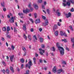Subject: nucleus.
<instances>
[{"label": "nucleus", "mask_w": 74, "mask_h": 74, "mask_svg": "<svg viewBox=\"0 0 74 74\" xmlns=\"http://www.w3.org/2000/svg\"><path fill=\"white\" fill-rule=\"evenodd\" d=\"M56 46L58 48L59 51H60V56H63L64 53V49L63 48L60 46L59 43L58 42L56 43Z\"/></svg>", "instance_id": "nucleus-1"}, {"label": "nucleus", "mask_w": 74, "mask_h": 74, "mask_svg": "<svg viewBox=\"0 0 74 74\" xmlns=\"http://www.w3.org/2000/svg\"><path fill=\"white\" fill-rule=\"evenodd\" d=\"M45 22L44 23H43V25L44 26H47V25H48V19H46L45 20Z\"/></svg>", "instance_id": "nucleus-2"}, {"label": "nucleus", "mask_w": 74, "mask_h": 74, "mask_svg": "<svg viewBox=\"0 0 74 74\" xmlns=\"http://www.w3.org/2000/svg\"><path fill=\"white\" fill-rule=\"evenodd\" d=\"M39 51H40L39 53L41 55H44V54L43 53H44L45 51L44 50H42V49L40 48L39 49Z\"/></svg>", "instance_id": "nucleus-3"}, {"label": "nucleus", "mask_w": 74, "mask_h": 74, "mask_svg": "<svg viewBox=\"0 0 74 74\" xmlns=\"http://www.w3.org/2000/svg\"><path fill=\"white\" fill-rule=\"evenodd\" d=\"M9 22L12 23H14V17L12 16L11 18L9 19Z\"/></svg>", "instance_id": "nucleus-4"}, {"label": "nucleus", "mask_w": 74, "mask_h": 74, "mask_svg": "<svg viewBox=\"0 0 74 74\" xmlns=\"http://www.w3.org/2000/svg\"><path fill=\"white\" fill-rule=\"evenodd\" d=\"M28 69H30L31 67V66H33V64H32V60H30L28 62Z\"/></svg>", "instance_id": "nucleus-5"}, {"label": "nucleus", "mask_w": 74, "mask_h": 74, "mask_svg": "<svg viewBox=\"0 0 74 74\" xmlns=\"http://www.w3.org/2000/svg\"><path fill=\"white\" fill-rule=\"evenodd\" d=\"M23 11L24 14H25H25H27V13L29 12H30V10H29V9H26V10H23Z\"/></svg>", "instance_id": "nucleus-6"}, {"label": "nucleus", "mask_w": 74, "mask_h": 74, "mask_svg": "<svg viewBox=\"0 0 74 74\" xmlns=\"http://www.w3.org/2000/svg\"><path fill=\"white\" fill-rule=\"evenodd\" d=\"M66 16L67 18H69L71 17V13L70 12H69L68 14H66Z\"/></svg>", "instance_id": "nucleus-7"}, {"label": "nucleus", "mask_w": 74, "mask_h": 74, "mask_svg": "<svg viewBox=\"0 0 74 74\" xmlns=\"http://www.w3.org/2000/svg\"><path fill=\"white\" fill-rule=\"evenodd\" d=\"M35 22L36 24H37V23H40V19H36V20Z\"/></svg>", "instance_id": "nucleus-8"}, {"label": "nucleus", "mask_w": 74, "mask_h": 74, "mask_svg": "<svg viewBox=\"0 0 74 74\" xmlns=\"http://www.w3.org/2000/svg\"><path fill=\"white\" fill-rule=\"evenodd\" d=\"M53 72L54 73H55L56 72V66L54 67V68L53 69Z\"/></svg>", "instance_id": "nucleus-9"}, {"label": "nucleus", "mask_w": 74, "mask_h": 74, "mask_svg": "<svg viewBox=\"0 0 74 74\" xmlns=\"http://www.w3.org/2000/svg\"><path fill=\"white\" fill-rule=\"evenodd\" d=\"M23 29L24 31H25V30H26V25L25 24L23 25Z\"/></svg>", "instance_id": "nucleus-10"}, {"label": "nucleus", "mask_w": 74, "mask_h": 74, "mask_svg": "<svg viewBox=\"0 0 74 74\" xmlns=\"http://www.w3.org/2000/svg\"><path fill=\"white\" fill-rule=\"evenodd\" d=\"M58 28V25H55L53 27V30H55Z\"/></svg>", "instance_id": "nucleus-11"}, {"label": "nucleus", "mask_w": 74, "mask_h": 74, "mask_svg": "<svg viewBox=\"0 0 74 74\" xmlns=\"http://www.w3.org/2000/svg\"><path fill=\"white\" fill-rule=\"evenodd\" d=\"M14 55H12V56H11L10 57V60L11 62H13V59H14Z\"/></svg>", "instance_id": "nucleus-12"}, {"label": "nucleus", "mask_w": 74, "mask_h": 74, "mask_svg": "<svg viewBox=\"0 0 74 74\" xmlns=\"http://www.w3.org/2000/svg\"><path fill=\"white\" fill-rule=\"evenodd\" d=\"M69 1H70V0H68V1L66 2V4L68 6L70 7L71 4L70 3V2Z\"/></svg>", "instance_id": "nucleus-13"}, {"label": "nucleus", "mask_w": 74, "mask_h": 74, "mask_svg": "<svg viewBox=\"0 0 74 74\" xmlns=\"http://www.w3.org/2000/svg\"><path fill=\"white\" fill-rule=\"evenodd\" d=\"M34 7L35 10H37L38 8V5L37 4H35L34 5Z\"/></svg>", "instance_id": "nucleus-14"}, {"label": "nucleus", "mask_w": 74, "mask_h": 74, "mask_svg": "<svg viewBox=\"0 0 74 74\" xmlns=\"http://www.w3.org/2000/svg\"><path fill=\"white\" fill-rule=\"evenodd\" d=\"M23 37L24 38H25V40H27V38L26 36V34H24L23 35Z\"/></svg>", "instance_id": "nucleus-15"}, {"label": "nucleus", "mask_w": 74, "mask_h": 74, "mask_svg": "<svg viewBox=\"0 0 74 74\" xmlns=\"http://www.w3.org/2000/svg\"><path fill=\"white\" fill-rule=\"evenodd\" d=\"M33 38H35V40H37V37L36 36V35H35L34 36H33Z\"/></svg>", "instance_id": "nucleus-16"}, {"label": "nucleus", "mask_w": 74, "mask_h": 74, "mask_svg": "<svg viewBox=\"0 0 74 74\" xmlns=\"http://www.w3.org/2000/svg\"><path fill=\"white\" fill-rule=\"evenodd\" d=\"M10 26H8L7 27V32H9V31H10L11 29V28H10Z\"/></svg>", "instance_id": "nucleus-17"}, {"label": "nucleus", "mask_w": 74, "mask_h": 74, "mask_svg": "<svg viewBox=\"0 0 74 74\" xmlns=\"http://www.w3.org/2000/svg\"><path fill=\"white\" fill-rule=\"evenodd\" d=\"M10 70L12 71V73H14V69H13V67H12L10 66Z\"/></svg>", "instance_id": "nucleus-18"}, {"label": "nucleus", "mask_w": 74, "mask_h": 74, "mask_svg": "<svg viewBox=\"0 0 74 74\" xmlns=\"http://www.w3.org/2000/svg\"><path fill=\"white\" fill-rule=\"evenodd\" d=\"M28 38L29 40L30 41L32 40V39H31V35H28Z\"/></svg>", "instance_id": "nucleus-19"}, {"label": "nucleus", "mask_w": 74, "mask_h": 74, "mask_svg": "<svg viewBox=\"0 0 74 74\" xmlns=\"http://www.w3.org/2000/svg\"><path fill=\"white\" fill-rule=\"evenodd\" d=\"M40 42H43L44 41V39H43L42 38H40Z\"/></svg>", "instance_id": "nucleus-20"}, {"label": "nucleus", "mask_w": 74, "mask_h": 74, "mask_svg": "<svg viewBox=\"0 0 74 74\" xmlns=\"http://www.w3.org/2000/svg\"><path fill=\"white\" fill-rule=\"evenodd\" d=\"M58 34L59 33L58 32V31H56L55 33V34L56 36H58Z\"/></svg>", "instance_id": "nucleus-21"}, {"label": "nucleus", "mask_w": 74, "mask_h": 74, "mask_svg": "<svg viewBox=\"0 0 74 74\" xmlns=\"http://www.w3.org/2000/svg\"><path fill=\"white\" fill-rule=\"evenodd\" d=\"M62 69H59L58 70V74H60L61 72H62Z\"/></svg>", "instance_id": "nucleus-22"}, {"label": "nucleus", "mask_w": 74, "mask_h": 74, "mask_svg": "<svg viewBox=\"0 0 74 74\" xmlns=\"http://www.w3.org/2000/svg\"><path fill=\"white\" fill-rule=\"evenodd\" d=\"M69 1L70 2H71V3L72 4H74V0H69Z\"/></svg>", "instance_id": "nucleus-23"}, {"label": "nucleus", "mask_w": 74, "mask_h": 74, "mask_svg": "<svg viewBox=\"0 0 74 74\" xmlns=\"http://www.w3.org/2000/svg\"><path fill=\"white\" fill-rule=\"evenodd\" d=\"M20 61L22 63H23L24 62H25V61L24 60V59H23V58H22L21 59Z\"/></svg>", "instance_id": "nucleus-24"}, {"label": "nucleus", "mask_w": 74, "mask_h": 74, "mask_svg": "<svg viewBox=\"0 0 74 74\" xmlns=\"http://www.w3.org/2000/svg\"><path fill=\"white\" fill-rule=\"evenodd\" d=\"M62 64L66 65V62L65 61H63L62 62Z\"/></svg>", "instance_id": "nucleus-25"}, {"label": "nucleus", "mask_w": 74, "mask_h": 74, "mask_svg": "<svg viewBox=\"0 0 74 74\" xmlns=\"http://www.w3.org/2000/svg\"><path fill=\"white\" fill-rule=\"evenodd\" d=\"M18 15H19V16H23V14L22 13H18Z\"/></svg>", "instance_id": "nucleus-26"}, {"label": "nucleus", "mask_w": 74, "mask_h": 74, "mask_svg": "<svg viewBox=\"0 0 74 74\" xmlns=\"http://www.w3.org/2000/svg\"><path fill=\"white\" fill-rule=\"evenodd\" d=\"M56 48H55L54 47H52V51H53V52H55V51L56 50Z\"/></svg>", "instance_id": "nucleus-27"}, {"label": "nucleus", "mask_w": 74, "mask_h": 74, "mask_svg": "<svg viewBox=\"0 0 74 74\" xmlns=\"http://www.w3.org/2000/svg\"><path fill=\"white\" fill-rule=\"evenodd\" d=\"M62 42L64 41V42H67V40H66V39H62Z\"/></svg>", "instance_id": "nucleus-28"}, {"label": "nucleus", "mask_w": 74, "mask_h": 74, "mask_svg": "<svg viewBox=\"0 0 74 74\" xmlns=\"http://www.w3.org/2000/svg\"><path fill=\"white\" fill-rule=\"evenodd\" d=\"M2 29L3 32H5V31H6V28H5V27H3L2 28Z\"/></svg>", "instance_id": "nucleus-29"}, {"label": "nucleus", "mask_w": 74, "mask_h": 74, "mask_svg": "<svg viewBox=\"0 0 74 74\" xmlns=\"http://www.w3.org/2000/svg\"><path fill=\"white\" fill-rule=\"evenodd\" d=\"M60 34L62 36H64V33H63V32H62V31H60Z\"/></svg>", "instance_id": "nucleus-30"}, {"label": "nucleus", "mask_w": 74, "mask_h": 74, "mask_svg": "<svg viewBox=\"0 0 74 74\" xmlns=\"http://www.w3.org/2000/svg\"><path fill=\"white\" fill-rule=\"evenodd\" d=\"M42 18L43 19H44V20H45V19H46V17H45V16H44L43 15H42Z\"/></svg>", "instance_id": "nucleus-31"}, {"label": "nucleus", "mask_w": 74, "mask_h": 74, "mask_svg": "<svg viewBox=\"0 0 74 74\" xmlns=\"http://www.w3.org/2000/svg\"><path fill=\"white\" fill-rule=\"evenodd\" d=\"M6 73H7V74H9L10 73V71H9V70L8 69H7L6 70Z\"/></svg>", "instance_id": "nucleus-32"}, {"label": "nucleus", "mask_w": 74, "mask_h": 74, "mask_svg": "<svg viewBox=\"0 0 74 74\" xmlns=\"http://www.w3.org/2000/svg\"><path fill=\"white\" fill-rule=\"evenodd\" d=\"M71 41L72 42H74V38H71Z\"/></svg>", "instance_id": "nucleus-33"}, {"label": "nucleus", "mask_w": 74, "mask_h": 74, "mask_svg": "<svg viewBox=\"0 0 74 74\" xmlns=\"http://www.w3.org/2000/svg\"><path fill=\"white\" fill-rule=\"evenodd\" d=\"M11 48L12 50H14V49H15V47L13 46V45H12Z\"/></svg>", "instance_id": "nucleus-34"}, {"label": "nucleus", "mask_w": 74, "mask_h": 74, "mask_svg": "<svg viewBox=\"0 0 74 74\" xmlns=\"http://www.w3.org/2000/svg\"><path fill=\"white\" fill-rule=\"evenodd\" d=\"M1 4L2 7H4V2H3V3H1Z\"/></svg>", "instance_id": "nucleus-35"}, {"label": "nucleus", "mask_w": 74, "mask_h": 74, "mask_svg": "<svg viewBox=\"0 0 74 74\" xmlns=\"http://www.w3.org/2000/svg\"><path fill=\"white\" fill-rule=\"evenodd\" d=\"M2 63H3V64L4 65V66H6V64H5V63L4 61H2Z\"/></svg>", "instance_id": "nucleus-36"}, {"label": "nucleus", "mask_w": 74, "mask_h": 74, "mask_svg": "<svg viewBox=\"0 0 74 74\" xmlns=\"http://www.w3.org/2000/svg\"><path fill=\"white\" fill-rule=\"evenodd\" d=\"M57 14L58 16H60V15H61V13H60V12L57 13Z\"/></svg>", "instance_id": "nucleus-37"}, {"label": "nucleus", "mask_w": 74, "mask_h": 74, "mask_svg": "<svg viewBox=\"0 0 74 74\" xmlns=\"http://www.w3.org/2000/svg\"><path fill=\"white\" fill-rule=\"evenodd\" d=\"M14 32H17V30H16V27H14Z\"/></svg>", "instance_id": "nucleus-38"}, {"label": "nucleus", "mask_w": 74, "mask_h": 74, "mask_svg": "<svg viewBox=\"0 0 74 74\" xmlns=\"http://www.w3.org/2000/svg\"><path fill=\"white\" fill-rule=\"evenodd\" d=\"M34 15L35 16V18H37V14L36 13H35L34 14Z\"/></svg>", "instance_id": "nucleus-39"}, {"label": "nucleus", "mask_w": 74, "mask_h": 74, "mask_svg": "<svg viewBox=\"0 0 74 74\" xmlns=\"http://www.w3.org/2000/svg\"><path fill=\"white\" fill-rule=\"evenodd\" d=\"M38 3H41L42 2V0H38Z\"/></svg>", "instance_id": "nucleus-40"}, {"label": "nucleus", "mask_w": 74, "mask_h": 74, "mask_svg": "<svg viewBox=\"0 0 74 74\" xmlns=\"http://www.w3.org/2000/svg\"><path fill=\"white\" fill-rule=\"evenodd\" d=\"M1 71H2L4 74H5V70L4 69H3V70H1Z\"/></svg>", "instance_id": "nucleus-41"}, {"label": "nucleus", "mask_w": 74, "mask_h": 74, "mask_svg": "<svg viewBox=\"0 0 74 74\" xmlns=\"http://www.w3.org/2000/svg\"><path fill=\"white\" fill-rule=\"evenodd\" d=\"M71 30H72V31H73V27H72V26H69Z\"/></svg>", "instance_id": "nucleus-42"}, {"label": "nucleus", "mask_w": 74, "mask_h": 74, "mask_svg": "<svg viewBox=\"0 0 74 74\" xmlns=\"http://www.w3.org/2000/svg\"><path fill=\"white\" fill-rule=\"evenodd\" d=\"M26 74H29V70H27V71H26Z\"/></svg>", "instance_id": "nucleus-43"}, {"label": "nucleus", "mask_w": 74, "mask_h": 74, "mask_svg": "<svg viewBox=\"0 0 74 74\" xmlns=\"http://www.w3.org/2000/svg\"><path fill=\"white\" fill-rule=\"evenodd\" d=\"M47 12L48 13V14H49L50 12H49V10L47 9Z\"/></svg>", "instance_id": "nucleus-44"}, {"label": "nucleus", "mask_w": 74, "mask_h": 74, "mask_svg": "<svg viewBox=\"0 0 74 74\" xmlns=\"http://www.w3.org/2000/svg\"><path fill=\"white\" fill-rule=\"evenodd\" d=\"M64 36L65 37H67V34H66V32H64Z\"/></svg>", "instance_id": "nucleus-45"}, {"label": "nucleus", "mask_w": 74, "mask_h": 74, "mask_svg": "<svg viewBox=\"0 0 74 74\" xmlns=\"http://www.w3.org/2000/svg\"><path fill=\"white\" fill-rule=\"evenodd\" d=\"M74 8H72L71 9V12H74Z\"/></svg>", "instance_id": "nucleus-46"}, {"label": "nucleus", "mask_w": 74, "mask_h": 74, "mask_svg": "<svg viewBox=\"0 0 74 74\" xmlns=\"http://www.w3.org/2000/svg\"><path fill=\"white\" fill-rule=\"evenodd\" d=\"M41 47L42 48H45V45L42 44V45Z\"/></svg>", "instance_id": "nucleus-47"}, {"label": "nucleus", "mask_w": 74, "mask_h": 74, "mask_svg": "<svg viewBox=\"0 0 74 74\" xmlns=\"http://www.w3.org/2000/svg\"><path fill=\"white\" fill-rule=\"evenodd\" d=\"M23 51H24V52H26V48H25L24 47L23 48Z\"/></svg>", "instance_id": "nucleus-48"}, {"label": "nucleus", "mask_w": 74, "mask_h": 74, "mask_svg": "<svg viewBox=\"0 0 74 74\" xmlns=\"http://www.w3.org/2000/svg\"><path fill=\"white\" fill-rule=\"evenodd\" d=\"M21 69H23V64H22L21 66Z\"/></svg>", "instance_id": "nucleus-49"}, {"label": "nucleus", "mask_w": 74, "mask_h": 74, "mask_svg": "<svg viewBox=\"0 0 74 74\" xmlns=\"http://www.w3.org/2000/svg\"><path fill=\"white\" fill-rule=\"evenodd\" d=\"M56 14L59 12V9H57V10H56Z\"/></svg>", "instance_id": "nucleus-50"}, {"label": "nucleus", "mask_w": 74, "mask_h": 74, "mask_svg": "<svg viewBox=\"0 0 74 74\" xmlns=\"http://www.w3.org/2000/svg\"><path fill=\"white\" fill-rule=\"evenodd\" d=\"M66 50H67L68 51H70V49H69L68 47H66Z\"/></svg>", "instance_id": "nucleus-51"}, {"label": "nucleus", "mask_w": 74, "mask_h": 74, "mask_svg": "<svg viewBox=\"0 0 74 74\" xmlns=\"http://www.w3.org/2000/svg\"><path fill=\"white\" fill-rule=\"evenodd\" d=\"M29 20L30 21H31V22H32V23H34V22H33V20L32 19H29Z\"/></svg>", "instance_id": "nucleus-52"}, {"label": "nucleus", "mask_w": 74, "mask_h": 74, "mask_svg": "<svg viewBox=\"0 0 74 74\" xmlns=\"http://www.w3.org/2000/svg\"><path fill=\"white\" fill-rule=\"evenodd\" d=\"M45 54L46 56H48V52H46L45 53Z\"/></svg>", "instance_id": "nucleus-53"}, {"label": "nucleus", "mask_w": 74, "mask_h": 74, "mask_svg": "<svg viewBox=\"0 0 74 74\" xmlns=\"http://www.w3.org/2000/svg\"><path fill=\"white\" fill-rule=\"evenodd\" d=\"M39 60V62L40 63H42V60L40 59Z\"/></svg>", "instance_id": "nucleus-54"}, {"label": "nucleus", "mask_w": 74, "mask_h": 74, "mask_svg": "<svg viewBox=\"0 0 74 74\" xmlns=\"http://www.w3.org/2000/svg\"><path fill=\"white\" fill-rule=\"evenodd\" d=\"M7 37L8 38H11V36H10V35H8L7 36Z\"/></svg>", "instance_id": "nucleus-55"}, {"label": "nucleus", "mask_w": 74, "mask_h": 74, "mask_svg": "<svg viewBox=\"0 0 74 74\" xmlns=\"http://www.w3.org/2000/svg\"><path fill=\"white\" fill-rule=\"evenodd\" d=\"M28 7L29 8H31V3H30L29 5H28Z\"/></svg>", "instance_id": "nucleus-56"}, {"label": "nucleus", "mask_w": 74, "mask_h": 74, "mask_svg": "<svg viewBox=\"0 0 74 74\" xmlns=\"http://www.w3.org/2000/svg\"><path fill=\"white\" fill-rule=\"evenodd\" d=\"M30 31L31 32H33V31H34V30L33 29V28H32L30 29Z\"/></svg>", "instance_id": "nucleus-57"}, {"label": "nucleus", "mask_w": 74, "mask_h": 74, "mask_svg": "<svg viewBox=\"0 0 74 74\" xmlns=\"http://www.w3.org/2000/svg\"><path fill=\"white\" fill-rule=\"evenodd\" d=\"M35 56L36 57H38V54L36 53H35Z\"/></svg>", "instance_id": "nucleus-58"}, {"label": "nucleus", "mask_w": 74, "mask_h": 74, "mask_svg": "<svg viewBox=\"0 0 74 74\" xmlns=\"http://www.w3.org/2000/svg\"><path fill=\"white\" fill-rule=\"evenodd\" d=\"M30 10H31V12H32L33 10V8H30Z\"/></svg>", "instance_id": "nucleus-59"}, {"label": "nucleus", "mask_w": 74, "mask_h": 74, "mask_svg": "<svg viewBox=\"0 0 74 74\" xmlns=\"http://www.w3.org/2000/svg\"><path fill=\"white\" fill-rule=\"evenodd\" d=\"M42 8L43 9H45V7H44V5H42Z\"/></svg>", "instance_id": "nucleus-60"}, {"label": "nucleus", "mask_w": 74, "mask_h": 74, "mask_svg": "<svg viewBox=\"0 0 74 74\" xmlns=\"http://www.w3.org/2000/svg\"><path fill=\"white\" fill-rule=\"evenodd\" d=\"M64 7H66L67 5V4L66 3H63Z\"/></svg>", "instance_id": "nucleus-61"}, {"label": "nucleus", "mask_w": 74, "mask_h": 74, "mask_svg": "<svg viewBox=\"0 0 74 74\" xmlns=\"http://www.w3.org/2000/svg\"><path fill=\"white\" fill-rule=\"evenodd\" d=\"M39 30L40 32H41V31H42V29H41V28H40L39 29Z\"/></svg>", "instance_id": "nucleus-62"}, {"label": "nucleus", "mask_w": 74, "mask_h": 74, "mask_svg": "<svg viewBox=\"0 0 74 74\" xmlns=\"http://www.w3.org/2000/svg\"><path fill=\"white\" fill-rule=\"evenodd\" d=\"M1 40L2 41H4V38L3 37H2L1 38Z\"/></svg>", "instance_id": "nucleus-63"}, {"label": "nucleus", "mask_w": 74, "mask_h": 74, "mask_svg": "<svg viewBox=\"0 0 74 74\" xmlns=\"http://www.w3.org/2000/svg\"><path fill=\"white\" fill-rule=\"evenodd\" d=\"M3 10L4 11H6V9L5 8H3Z\"/></svg>", "instance_id": "nucleus-64"}]
</instances>
